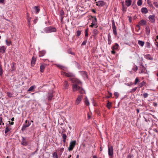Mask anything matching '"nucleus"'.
Segmentation results:
<instances>
[{
    "label": "nucleus",
    "mask_w": 158,
    "mask_h": 158,
    "mask_svg": "<svg viewBox=\"0 0 158 158\" xmlns=\"http://www.w3.org/2000/svg\"><path fill=\"white\" fill-rule=\"evenodd\" d=\"M145 84L146 82L144 81H143L139 84L138 86L139 87L141 88L143 87L144 85H145Z\"/></svg>",
    "instance_id": "473e14b6"
},
{
    "label": "nucleus",
    "mask_w": 158,
    "mask_h": 158,
    "mask_svg": "<svg viewBox=\"0 0 158 158\" xmlns=\"http://www.w3.org/2000/svg\"><path fill=\"white\" fill-rule=\"evenodd\" d=\"M27 20L29 26L30 27L31 25V18L29 17L28 13H27Z\"/></svg>",
    "instance_id": "4468645a"
},
{
    "label": "nucleus",
    "mask_w": 158,
    "mask_h": 158,
    "mask_svg": "<svg viewBox=\"0 0 158 158\" xmlns=\"http://www.w3.org/2000/svg\"><path fill=\"white\" fill-rule=\"evenodd\" d=\"M64 150V148H61L60 149V152H61V154L63 152Z\"/></svg>",
    "instance_id": "13d9d810"
},
{
    "label": "nucleus",
    "mask_w": 158,
    "mask_h": 158,
    "mask_svg": "<svg viewBox=\"0 0 158 158\" xmlns=\"http://www.w3.org/2000/svg\"><path fill=\"white\" fill-rule=\"evenodd\" d=\"M146 34L148 35H149L150 32V29L149 27H147L146 28Z\"/></svg>",
    "instance_id": "f704fd0d"
},
{
    "label": "nucleus",
    "mask_w": 158,
    "mask_h": 158,
    "mask_svg": "<svg viewBox=\"0 0 158 158\" xmlns=\"http://www.w3.org/2000/svg\"><path fill=\"white\" fill-rule=\"evenodd\" d=\"M9 123V124L11 125H13L14 124V122H10V121H8Z\"/></svg>",
    "instance_id": "69168bd1"
},
{
    "label": "nucleus",
    "mask_w": 158,
    "mask_h": 158,
    "mask_svg": "<svg viewBox=\"0 0 158 158\" xmlns=\"http://www.w3.org/2000/svg\"><path fill=\"white\" fill-rule=\"evenodd\" d=\"M111 106V103L109 102H108L107 104V107L109 109H110Z\"/></svg>",
    "instance_id": "c9c22d12"
},
{
    "label": "nucleus",
    "mask_w": 158,
    "mask_h": 158,
    "mask_svg": "<svg viewBox=\"0 0 158 158\" xmlns=\"http://www.w3.org/2000/svg\"><path fill=\"white\" fill-rule=\"evenodd\" d=\"M108 44L109 45H110L111 44L112 40L111 39V36L110 35V34H109L108 35Z\"/></svg>",
    "instance_id": "cd10ccee"
},
{
    "label": "nucleus",
    "mask_w": 158,
    "mask_h": 158,
    "mask_svg": "<svg viewBox=\"0 0 158 158\" xmlns=\"http://www.w3.org/2000/svg\"><path fill=\"white\" fill-rule=\"evenodd\" d=\"M76 143V141L75 140H73L70 142L69 147L68 148V150L69 151H71L73 150Z\"/></svg>",
    "instance_id": "20e7f679"
},
{
    "label": "nucleus",
    "mask_w": 158,
    "mask_h": 158,
    "mask_svg": "<svg viewBox=\"0 0 158 158\" xmlns=\"http://www.w3.org/2000/svg\"><path fill=\"white\" fill-rule=\"evenodd\" d=\"M82 95H78L75 101V104L77 105H78L80 103L82 99Z\"/></svg>",
    "instance_id": "6e6552de"
},
{
    "label": "nucleus",
    "mask_w": 158,
    "mask_h": 158,
    "mask_svg": "<svg viewBox=\"0 0 158 158\" xmlns=\"http://www.w3.org/2000/svg\"><path fill=\"white\" fill-rule=\"evenodd\" d=\"M114 50H115L112 49V50L111 51V53L112 54H114L115 53V52Z\"/></svg>",
    "instance_id": "bf43d9fd"
},
{
    "label": "nucleus",
    "mask_w": 158,
    "mask_h": 158,
    "mask_svg": "<svg viewBox=\"0 0 158 158\" xmlns=\"http://www.w3.org/2000/svg\"><path fill=\"white\" fill-rule=\"evenodd\" d=\"M87 40H85V41H84L82 42V44H81V45H85V44H86V43H87Z\"/></svg>",
    "instance_id": "6e6d98bb"
},
{
    "label": "nucleus",
    "mask_w": 158,
    "mask_h": 158,
    "mask_svg": "<svg viewBox=\"0 0 158 158\" xmlns=\"http://www.w3.org/2000/svg\"><path fill=\"white\" fill-rule=\"evenodd\" d=\"M137 5L138 6H140L142 4V0H138L137 2Z\"/></svg>",
    "instance_id": "e433bc0d"
},
{
    "label": "nucleus",
    "mask_w": 158,
    "mask_h": 158,
    "mask_svg": "<svg viewBox=\"0 0 158 158\" xmlns=\"http://www.w3.org/2000/svg\"><path fill=\"white\" fill-rule=\"evenodd\" d=\"M92 11L93 13H96L95 10L94 9H92Z\"/></svg>",
    "instance_id": "774afa93"
},
{
    "label": "nucleus",
    "mask_w": 158,
    "mask_h": 158,
    "mask_svg": "<svg viewBox=\"0 0 158 158\" xmlns=\"http://www.w3.org/2000/svg\"><path fill=\"white\" fill-rule=\"evenodd\" d=\"M141 12L144 14H147L148 12V10L146 7H143L141 9Z\"/></svg>",
    "instance_id": "b1692460"
},
{
    "label": "nucleus",
    "mask_w": 158,
    "mask_h": 158,
    "mask_svg": "<svg viewBox=\"0 0 158 158\" xmlns=\"http://www.w3.org/2000/svg\"><path fill=\"white\" fill-rule=\"evenodd\" d=\"M138 44L139 45L143 47L144 45V42L142 41L139 40L138 42Z\"/></svg>",
    "instance_id": "72a5a7b5"
},
{
    "label": "nucleus",
    "mask_w": 158,
    "mask_h": 158,
    "mask_svg": "<svg viewBox=\"0 0 158 158\" xmlns=\"http://www.w3.org/2000/svg\"><path fill=\"white\" fill-rule=\"evenodd\" d=\"M114 96L116 97V98H118L119 95L118 93L117 92H114Z\"/></svg>",
    "instance_id": "3c124183"
},
{
    "label": "nucleus",
    "mask_w": 158,
    "mask_h": 158,
    "mask_svg": "<svg viewBox=\"0 0 158 158\" xmlns=\"http://www.w3.org/2000/svg\"><path fill=\"white\" fill-rule=\"evenodd\" d=\"M93 19H92V23L97 24V19L96 16H92Z\"/></svg>",
    "instance_id": "5701e85b"
},
{
    "label": "nucleus",
    "mask_w": 158,
    "mask_h": 158,
    "mask_svg": "<svg viewBox=\"0 0 158 158\" xmlns=\"http://www.w3.org/2000/svg\"><path fill=\"white\" fill-rule=\"evenodd\" d=\"M4 123L2 121V117H0V125H4Z\"/></svg>",
    "instance_id": "de8ad7c7"
},
{
    "label": "nucleus",
    "mask_w": 158,
    "mask_h": 158,
    "mask_svg": "<svg viewBox=\"0 0 158 158\" xmlns=\"http://www.w3.org/2000/svg\"><path fill=\"white\" fill-rule=\"evenodd\" d=\"M81 31H80L79 30H78L76 32V34L77 36V37L79 36L81 34Z\"/></svg>",
    "instance_id": "a19ab883"
},
{
    "label": "nucleus",
    "mask_w": 158,
    "mask_h": 158,
    "mask_svg": "<svg viewBox=\"0 0 158 158\" xmlns=\"http://www.w3.org/2000/svg\"><path fill=\"white\" fill-rule=\"evenodd\" d=\"M98 33V31L96 29H95L93 30V34L95 35H96Z\"/></svg>",
    "instance_id": "ea45409f"
},
{
    "label": "nucleus",
    "mask_w": 158,
    "mask_h": 158,
    "mask_svg": "<svg viewBox=\"0 0 158 158\" xmlns=\"http://www.w3.org/2000/svg\"><path fill=\"white\" fill-rule=\"evenodd\" d=\"M137 88V87H135L132 89H131L130 92L131 93H133V92H135Z\"/></svg>",
    "instance_id": "603ef678"
},
{
    "label": "nucleus",
    "mask_w": 158,
    "mask_h": 158,
    "mask_svg": "<svg viewBox=\"0 0 158 158\" xmlns=\"http://www.w3.org/2000/svg\"><path fill=\"white\" fill-rule=\"evenodd\" d=\"M146 45H147V46L148 48H150V44L149 42H147L146 43Z\"/></svg>",
    "instance_id": "5fc2aeb1"
},
{
    "label": "nucleus",
    "mask_w": 158,
    "mask_h": 158,
    "mask_svg": "<svg viewBox=\"0 0 158 158\" xmlns=\"http://www.w3.org/2000/svg\"><path fill=\"white\" fill-rule=\"evenodd\" d=\"M69 86V85L68 82V81H65L64 83V87L65 89H68V87Z\"/></svg>",
    "instance_id": "c756f323"
},
{
    "label": "nucleus",
    "mask_w": 158,
    "mask_h": 158,
    "mask_svg": "<svg viewBox=\"0 0 158 158\" xmlns=\"http://www.w3.org/2000/svg\"><path fill=\"white\" fill-rule=\"evenodd\" d=\"M38 20V19H36L33 20V22L35 24Z\"/></svg>",
    "instance_id": "680f3d73"
},
{
    "label": "nucleus",
    "mask_w": 158,
    "mask_h": 158,
    "mask_svg": "<svg viewBox=\"0 0 158 158\" xmlns=\"http://www.w3.org/2000/svg\"><path fill=\"white\" fill-rule=\"evenodd\" d=\"M70 80L72 81V83H75V84H77V86L78 85L81 83V81L77 79L74 78H70Z\"/></svg>",
    "instance_id": "423d86ee"
},
{
    "label": "nucleus",
    "mask_w": 158,
    "mask_h": 158,
    "mask_svg": "<svg viewBox=\"0 0 158 158\" xmlns=\"http://www.w3.org/2000/svg\"><path fill=\"white\" fill-rule=\"evenodd\" d=\"M109 95L107 97L108 98H110L112 96V94L111 93H109Z\"/></svg>",
    "instance_id": "052dcab7"
},
{
    "label": "nucleus",
    "mask_w": 158,
    "mask_h": 158,
    "mask_svg": "<svg viewBox=\"0 0 158 158\" xmlns=\"http://www.w3.org/2000/svg\"><path fill=\"white\" fill-rule=\"evenodd\" d=\"M73 92H75L78 90L81 94H84L85 91L81 87L78 86L77 84H73Z\"/></svg>",
    "instance_id": "f257e3e1"
},
{
    "label": "nucleus",
    "mask_w": 158,
    "mask_h": 158,
    "mask_svg": "<svg viewBox=\"0 0 158 158\" xmlns=\"http://www.w3.org/2000/svg\"><path fill=\"white\" fill-rule=\"evenodd\" d=\"M63 73L64 74H63L67 77H72L73 76V74L70 73Z\"/></svg>",
    "instance_id": "4be33fe9"
},
{
    "label": "nucleus",
    "mask_w": 158,
    "mask_h": 158,
    "mask_svg": "<svg viewBox=\"0 0 158 158\" xmlns=\"http://www.w3.org/2000/svg\"><path fill=\"white\" fill-rule=\"evenodd\" d=\"M21 144L23 146H26L28 144V142L26 140V139H22Z\"/></svg>",
    "instance_id": "aec40b11"
},
{
    "label": "nucleus",
    "mask_w": 158,
    "mask_h": 158,
    "mask_svg": "<svg viewBox=\"0 0 158 158\" xmlns=\"http://www.w3.org/2000/svg\"><path fill=\"white\" fill-rule=\"evenodd\" d=\"M154 5L157 8L158 7V2H154L153 3Z\"/></svg>",
    "instance_id": "8fccbe9b"
},
{
    "label": "nucleus",
    "mask_w": 158,
    "mask_h": 158,
    "mask_svg": "<svg viewBox=\"0 0 158 158\" xmlns=\"http://www.w3.org/2000/svg\"><path fill=\"white\" fill-rule=\"evenodd\" d=\"M30 125L29 122L26 120L25 121V123L23 124V127L22 128V130L23 131L25 130L26 128L28 127Z\"/></svg>",
    "instance_id": "0eeeda50"
},
{
    "label": "nucleus",
    "mask_w": 158,
    "mask_h": 158,
    "mask_svg": "<svg viewBox=\"0 0 158 158\" xmlns=\"http://www.w3.org/2000/svg\"><path fill=\"white\" fill-rule=\"evenodd\" d=\"M88 29H86L85 30V35L86 37H88Z\"/></svg>",
    "instance_id": "09e8293b"
},
{
    "label": "nucleus",
    "mask_w": 158,
    "mask_h": 158,
    "mask_svg": "<svg viewBox=\"0 0 158 158\" xmlns=\"http://www.w3.org/2000/svg\"><path fill=\"white\" fill-rule=\"evenodd\" d=\"M112 28L114 34L115 36L117 35V32L116 28L114 21L112 23Z\"/></svg>",
    "instance_id": "9d476101"
},
{
    "label": "nucleus",
    "mask_w": 158,
    "mask_h": 158,
    "mask_svg": "<svg viewBox=\"0 0 158 158\" xmlns=\"http://www.w3.org/2000/svg\"><path fill=\"white\" fill-rule=\"evenodd\" d=\"M153 105L155 106H156L157 105V103L154 102L153 103Z\"/></svg>",
    "instance_id": "e2e57ef3"
},
{
    "label": "nucleus",
    "mask_w": 158,
    "mask_h": 158,
    "mask_svg": "<svg viewBox=\"0 0 158 158\" xmlns=\"http://www.w3.org/2000/svg\"><path fill=\"white\" fill-rule=\"evenodd\" d=\"M68 52H69V54H72V55H74V52H71V51H69Z\"/></svg>",
    "instance_id": "0e129e2a"
},
{
    "label": "nucleus",
    "mask_w": 158,
    "mask_h": 158,
    "mask_svg": "<svg viewBox=\"0 0 158 158\" xmlns=\"http://www.w3.org/2000/svg\"><path fill=\"white\" fill-rule=\"evenodd\" d=\"M147 2L150 7H151L152 8H154L152 2L150 0H147Z\"/></svg>",
    "instance_id": "c85d7f7f"
},
{
    "label": "nucleus",
    "mask_w": 158,
    "mask_h": 158,
    "mask_svg": "<svg viewBox=\"0 0 158 158\" xmlns=\"http://www.w3.org/2000/svg\"><path fill=\"white\" fill-rule=\"evenodd\" d=\"M46 53V51L44 50L40 51L39 53V56L40 57L44 56Z\"/></svg>",
    "instance_id": "412c9836"
},
{
    "label": "nucleus",
    "mask_w": 158,
    "mask_h": 158,
    "mask_svg": "<svg viewBox=\"0 0 158 158\" xmlns=\"http://www.w3.org/2000/svg\"><path fill=\"white\" fill-rule=\"evenodd\" d=\"M139 82V79L138 78V77H137L135 79V82H134V84L135 85H136L137 84V83L138 82Z\"/></svg>",
    "instance_id": "37998d69"
},
{
    "label": "nucleus",
    "mask_w": 158,
    "mask_h": 158,
    "mask_svg": "<svg viewBox=\"0 0 158 158\" xmlns=\"http://www.w3.org/2000/svg\"><path fill=\"white\" fill-rule=\"evenodd\" d=\"M53 97V93L52 92L49 93L48 95V101H51Z\"/></svg>",
    "instance_id": "2eb2a0df"
},
{
    "label": "nucleus",
    "mask_w": 158,
    "mask_h": 158,
    "mask_svg": "<svg viewBox=\"0 0 158 158\" xmlns=\"http://www.w3.org/2000/svg\"><path fill=\"white\" fill-rule=\"evenodd\" d=\"M33 11L36 13H38L40 10V9L39 6H34L32 8Z\"/></svg>",
    "instance_id": "f8f14e48"
},
{
    "label": "nucleus",
    "mask_w": 158,
    "mask_h": 158,
    "mask_svg": "<svg viewBox=\"0 0 158 158\" xmlns=\"http://www.w3.org/2000/svg\"><path fill=\"white\" fill-rule=\"evenodd\" d=\"M61 129L62 130V133H61L62 137L63 138H66L67 136L66 134L64 133L65 131V130L64 129H63L62 128Z\"/></svg>",
    "instance_id": "a878e982"
},
{
    "label": "nucleus",
    "mask_w": 158,
    "mask_h": 158,
    "mask_svg": "<svg viewBox=\"0 0 158 158\" xmlns=\"http://www.w3.org/2000/svg\"><path fill=\"white\" fill-rule=\"evenodd\" d=\"M11 130V128L10 127H9V126L8 127H6L5 130V134L7 133L9 131H10Z\"/></svg>",
    "instance_id": "7c9ffc66"
},
{
    "label": "nucleus",
    "mask_w": 158,
    "mask_h": 158,
    "mask_svg": "<svg viewBox=\"0 0 158 158\" xmlns=\"http://www.w3.org/2000/svg\"><path fill=\"white\" fill-rule=\"evenodd\" d=\"M132 0H125V5L127 7L130 6Z\"/></svg>",
    "instance_id": "ddd939ff"
},
{
    "label": "nucleus",
    "mask_w": 158,
    "mask_h": 158,
    "mask_svg": "<svg viewBox=\"0 0 158 158\" xmlns=\"http://www.w3.org/2000/svg\"><path fill=\"white\" fill-rule=\"evenodd\" d=\"M44 31L46 33H49L56 31V29L55 27L50 26L45 28Z\"/></svg>",
    "instance_id": "f03ea898"
},
{
    "label": "nucleus",
    "mask_w": 158,
    "mask_h": 158,
    "mask_svg": "<svg viewBox=\"0 0 158 158\" xmlns=\"http://www.w3.org/2000/svg\"><path fill=\"white\" fill-rule=\"evenodd\" d=\"M84 102L86 106L89 105V102L86 96L84 99Z\"/></svg>",
    "instance_id": "dca6fc26"
},
{
    "label": "nucleus",
    "mask_w": 158,
    "mask_h": 158,
    "mask_svg": "<svg viewBox=\"0 0 158 158\" xmlns=\"http://www.w3.org/2000/svg\"><path fill=\"white\" fill-rule=\"evenodd\" d=\"M7 94L9 97L11 98L12 97V94L11 93L8 92H7Z\"/></svg>",
    "instance_id": "864d4df0"
},
{
    "label": "nucleus",
    "mask_w": 158,
    "mask_h": 158,
    "mask_svg": "<svg viewBox=\"0 0 158 158\" xmlns=\"http://www.w3.org/2000/svg\"><path fill=\"white\" fill-rule=\"evenodd\" d=\"M147 22L144 20H142L139 22V24L136 25V26L139 30L140 29V26H144L146 24Z\"/></svg>",
    "instance_id": "7ed1b4c3"
},
{
    "label": "nucleus",
    "mask_w": 158,
    "mask_h": 158,
    "mask_svg": "<svg viewBox=\"0 0 158 158\" xmlns=\"http://www.w3.org/2000/svg\"><path fill=\"white\" fill-rule=\"evenodd\" d=\"M60 15L61 16H63L64 15V12L63 10H62L60 12Z\"/></svg>",
    "instance_id": "4d7b16f0"
},
{
    "label": "nucleus",
    "mask_w": 158,
    "mask_h": 158,
    "mask_svg": "<svg viewBox=\"0 0 158 158\" xmlns=\"http://www.w3.org/2000/svg\"><path fill=\"white\" fill-rule=\"evenodd\" d=\"M80 72L82 74L84 75V76L87 77V74L85 71H82Z\"/></svg>",
    "instance_id": "c03bdc74"
},
{
    "label": "nucleus",
    "mask_w": 158,
    "mask_h": 158,
    "mask_svg": "<svg viewBox=\"0 0 158 158\" xmlns=\"http://www.w3.org/2000/svg\"><path fill=\"white\" fill-rule=\"evenodd\" d=\"M90 27H94L95 28H97L98 27V26L97 24L91 23V24L90 25Z\"/></svg>",
    "instance_id": "58836bf2"
},
{
    "label": "nucleus",
    "mask_w": 158,
    "mask_h": 158,
    "mask_svg": "<svg viewBox=\"0 0 158 158\" xmlns=\"http://www.w3.org/2000/svg\"><path fill=\"white\" fill-rule=\"evenodd\" d=\"M47 65V64L45 63H42L40 66V71L41 73H43L45 68Z\"/></svg>",
    "instance_id": "9b49d317"
},
{
    "label": "nucleus",
    "mask_w": 158,
    "mask_h": 158,
    "mask_svg": "<svg viewBox=\"0 0 158 158\" xmlns=\"http://www.w3.org/2000/svg\"><path fill=\"white\" fill-rule=\"evenodd\" d=\"M148 19L150 22L152 23H155V15H150L148 16Z\"/></svg>",
    "instance_id": "1a4fd4ad"
},
{
    "label": "nucleus",
    "mask_w": 158,
    "mask_h": 158,
    "mask_svg": "<svg viewBox=\"0 0 158 158\" xmlns=\"http://www.w3.org/2000/svg\"><path fill=\"white\" fill-rule=\"evenodd\" d=\"M36 60V58L35 57L33 56L32 57L31 61V66H33L35 64V62Z\"/></svg>",
    "instance_id": "6ab92c4d"
},
{
    "label": "nucleus",
    "mask_w": 158,
    "mask_h": 158,
    "mask_svg": "<svg viewBox=\"0 0 158 158\" xmlns=\"http://www.w3.org/2000/svg\"><path fill=\"white\" fill-rule=\"evenodd\" d=\"M96 3H97L96 5L99 6H102L104 5V2L102 1H99Z\"/></svg>",
    "instance_id": "a211bd4d"
},
{
    "label": "nucleus",
    "mask_w": 158,
    "mask_h": 158,
    "mask_svg": "<svg viewBox=\"0 0 158 158\" xmlns=\"http://www.w3.org/2000/svg\"><path fill=\"white\" fill-rule=\"evenodd\" d=\"M141 95L143 96V97L145 98L148 97V94L147 93H144L143 94H142Z\"/></svg>",
    "instance_id": "49530a36"
},
{
    "label": "nucleus",
    "mask_w": 158,
    "mask_h": 158,
    "mask_svg": "<svg viewBox=\"0 0 158 158\" xmlns=\"http://www.w3.org/2000/svg\"><path fill=\"white\" fill-rule=\"evenodd\" d=\"M3 74V70L2 66L0 65V75L1 76Z\"/></svg>",
    "instance_id": "a18cd8bd"
},
{
    "label": "nucleus",
    "mask_w": 158,
    "mask_h": 158,
    "mask_svg": "<svg viewBox=\"0 0 158 158\" xmlns=\"http://www.w3.org/2000/svg\"><path fill=\"white\" fill-rule=\"evenodd\" d=\"M6 48L4 46H2L0 47V52L4 53L6 49Z\"/></svg>",
    "instance_id": "f3484780"
},
{
    "label": "nucleus",
    "mask_w": 158,
    "mask_h": 158,
    "mask_svg": "<svg viewBox=\"0 0 158 158\" xmlns=\"http://www.w3.org/2000/svg\"><path fill=\"white\" fill-rule=\"evenodd\" d=\"M5 0H0V3H3Z\"/></svg>",
    "instance_id": "338daca9"
},
{
    "label": "nucleus",
    "mask_w": 158,
    "mask_h": 158,
    "mask_svg": "<svg viewBox=\"0 0 158 158\" xmlns=\"http://www.w3.org/2000/svg\"><path fill=\"white\" fill-rule=\"evenodd\" d=\"M6 45L8 46L10 45L11 44V41H9L7 40H6Z\"/></svg>",
    "instance_id": "79ce46f5"
},
{
    "label": "nucleus",
    "mask_w": 158,
    "mask_h": 158,
    "mask_svg": "<svg viewBox=\"0 0 158 158\" xmlns=\"http://www.w3.org/2000/svg\"><path fill=\"white\" fill-rule=\"evenodd\" d=\"M108 155L110 156H113V149L112 146H108Z\"/></svg>",
    "instance_id": "39448f33"
},
{
    "label": "nucleus",
    "mask_w": 158,
    "mask_h": 158,
    "mask_svg": "<svg viewBox=\"0 0 158 158\" xmlns=\"http://www.w3.org/2000/svg\"><path fill=\"white\" fill-rule=\"evenodd\" d=\"M144 57L148 60H152L153 58L150 54H147L144 56Z\"/></svg>",
    "instance_id": "393cba45"
},
{
    "label": "nucleus",
    "mask_w": 158,
    "mask_h": 158,
    "mask_svg": "<svg viewBox=\"0 0 158 158\" xmlns=\"http://www.w3.org/2000/svg\"><path fill=\"white\" fill-rule=\"evenodd\" d=\"M119 47L118 44L116 43H115V44L112 47V49L117 50L118 49Z\"/></svg>",
    "instance_id": "bb28decb"
},
{
    "label": "nucleus",
    "mask_w": 158,
    "mask_h": 158,
    "mask_svg": "<svg viewBox=\"0 0 158 158\" xmlns=\"http://www.w3.org/2000/svg\"><path fill=\"white\" fill-rule=\"evenodd\" d=\"M52 156L53 158H58L57 153L56 152L53 153Z\"/></svg>",
    "instance_id": "4c0bfd02"
},
{
    "label": "nucleus",
    "mask_w": 158,
    "mask_h": 158,
    "mask_svg": "<svg viewBox=\"0 0 158 158\" xmlns=\"http://www.w3.org/2000/svg\"><path fill=\"white\" fill-rule=\"evenodd\" d=\"M36 88L35 85H33L30 87L29 89L27 91H32L34 89H35Z\"/></svg>",
    "instance_id": "2f4dec72"
}]
</instances>
